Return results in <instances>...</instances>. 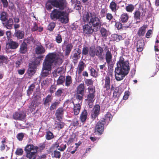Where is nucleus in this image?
<instances>
[{"label":"nucleus","mask_w":159,"mask_h":159,"mask_svg":"<svg viewBox=\"0 0 159 159\" xmlns=\"http://www.w3.org/2000/svg\"><path fill=\"white\" fill-rule=\"evenodd\" d=\"M82 19L87 23L83 26V32L84 34H90L94 31H98L102 25L101 21L94 12H84Z\"/></svg>","instance_id":"obj_1"},{"label":"nucleus","mask_w":159,"mask_h":159,"mask_svg":"<svg viewBox=\"0 0 159 159\" xmlns=\"http://www.w3.org/2000/svg\"><path fill=\"white\" fill-rule=\"evenodd\" d=\"M52 6L59 8L61 10H64L62 11L59 20L61 23L66 24L69 21L68 14L70 11L67 7V3L65 0H48L46 4V8L48 10H51Z\"/></svg>","instance_id":"obj_2"},{"label":"nucleus","mask_w":159,"mask_h":159,"mask_svg":"<svg viewBox=\"0 0 159 159\" xmlns=\"http://www.w3.org/2000/svg\"><path fill=\"white\" fill-rule=\"evenodd\" d=\"M117 67L115 70V76L116 80L120 81L124 79L127 75L130 70L129 62L128 61H124V58L121 56L116 63Z\"/></svg>","instance_id":"obj_3"},{"label":"nucleus","mask_w":159,"mask_h":159,"mask_svg":"<svg viewBox=\"0 0 159 159\" xmlns=\"http://www.w3.org/2000/svg\"><path fill=\"white\" fill-rule=\"evenodd\" d=\"M58 64L61 63L62 60L58 57L55 53H50L46 57L43 64V70H51L52 66L54 63Z\"/></svg>","instance_id":"obj_4"},{"label":"nucleus","mask_w":159,"mask_h":159,"mask_svg":"<svg viewBox=\"0 0 159 159\" xmlns=\"http://www.w3.org/2000/svg\"><path fill=\"white\" fill-rule=\"evenodd\" d=\"M39 148L33 144H27L25 147L26 157L28 159H36Z\"/></svg>","instance_id":"obj_5"},{"label":"nucleus","mask_w":159,"mask_h":159,"mask_svg":"<svg viewBox=\"0 0 159 159\" xmlns=\"http://www.w3.org/2000/svg\"><path fill=\"white\" fill-rule=\"evenodd\" d=\"M103 80L104 81V82L103 83L104 85L103 86V88L104 89L105 93L108 92L110 91V93H111V90L113 87V86L112 85L111 89V79L109 75H107L105 77V78Z\"/></svg>","instance_id":"obj_6"},{"label":"nucleus","mask_w":159,"mask_h":159,"mask_svg":"<svg viewBox=\"0 0 159 159\" xmlns=\"http://www.w3.org/2000/svg\"><path fill=\"white\" fill-rule=\"evenodd\" d=\"M88 94L87 96V99L89 103H93L95 100V88L92 87H89L88 89Z\"/></svg>","instance_id":"obj_7"},{"label":"nucleus","mask_w":159,"mask_h":159,"mask_svg":"<svg viewBox=\"0 0 159 159\" xmlns=\"http://www.w3.org/2000/svg\"><path fill=\"white\" fill-rule=\"evenodd\" d=\"M107 125L101 120L97 122L95 125V132L98 133L100 135L103 134L104 131V125Z\"/></svg>","instance_id":"obj_8"},{"label":"nucleus","mask_w":159,"mask_h":159,"mask_svg":"<svg viewBox=\"0 0 159 159\" xmlns=\"http://www.w3.org/2000/svg\"><path fill=\"white\" fill-rule=\"evenodd\" d=\"M100 107L99 105H96L93 108L91 114V118L93 120L97 118L100 114Z\"/></svg>","instance_id":"obj_9"},{"label":"nucleus","mask_w":159,"mask_h":159,"mask_svg":"<svg viewBox=\"0 0 159 159\" xmlns=\"http://www.w3.org/2000/svg\"><path fill=\"white\" fill-rule=\"evenodd\" d=\"M25 113L22 112H16L13 115V118L16 120H24L26 117Z\"/></svg>","instance_id":"obj_10"},{"label":"nucleus","mask_w":159,"mask_h":159,"mask_svg":"<svg viewBox=\"0 0 159 159\" xmlns=\"http://www.w3.org/2000/svg\"><path fill=\"white\" fill-rule=\"evenodd\" d=\"M64 109L63 107H59L56 111L55 115L57 120H61L63 117Z\"/></svg>","instance_id":"obj_11"},{"label":"nucleus","mask_w":159,"mask_h":159,"mask_svg":"<svg viewBox=\"0 0 159 159\" xmlns=\"http://www.w3.org/2000/svg\"><path fill=\"white\" fill-rule=\"evenodd\" d=\"M62 12L57 9H55L53 10L50 14L51 18L54 20L58 19Z\"/></svg>","instance_id":"obj_12"},{"label":"nucleus","mask_w":159,"mask_h":159,"mask_svg":"<svg viewBox=\"0 0 159 159\" xmlns=\"http://www.w3.org/2000/svg\"><path fill=\"white\" fill-rule=\"evenodd\" d=\"M113 116L110 112H107L106 114L105 115L104 118L101 119L105 123L107 124V125H108L109 123L112 120Z\"/></svg>","instance_id":"obj_13"},{"label":"nucleus","mask_w":159,"mask_h":159,"mask_svg":"<svg viewBox=\"0 0 159 159\" xmlns=\"http://www.w3.org/2000/svg\"><path fill=\"white\" fill-rule=\"evenodd\" d=\"M18 43L16 42L10 41L6 44V48L7 49H16L18 47Z\"/></svg>","instance_id":"obj_14"},{"label":"nucleus","mask_w":159,"mask_h":159,"mask_svg":"<svg viewBox=\"0 0 159 159\" xmlns=\"http://www.w3.org/2000/svg\"><path fill=\"white\" fill-rule=\"evenodd\" d=\"M40 61L38 59H35L34 61L30 63L29 67L36 70L37 67L40 65Z\"/></svg>","instance_id":"obj_15"},{"label":"nucleus","mask_w":159,"mask_h":159,"mask_svg":"<svg viewBox=\"0 0 159 159\" xmlns=\"http://www.w3.org/2000/svg\"><path fill=\"white\" fill-rule=\"evenodd\" d=\"M84 63L83 61L81 60L79 63L77 67V71L78 72V74L80 75L82 72L84 70L85 67Z\"/></svg>","instance_id":"obj_16"},{"label":"nucleus","mask_w":159,"mask_h":159,"mask_svg":"<svg viewBox=\"0 0 159 159\" xmlns=\"http://www.w3.org/2000/svg\"><path fill=\"white\" fill-rule=\"evenodd\" d=\"M72 103L74 105L73 112L75 115H77L79 114L81 108V104L78 103L77 104H75L73 101Z\"/></svg>","instance_id":"obj_17"},{"label":"nucleus","mask_w":159,"mask_h":159,"mask_svg":"<svg viewBox=\"0 0 159 159\" xmlns=\"http://www.w3.org/2000/svg\"><path fill=\"white\" fill-rule=\"evenodd\" d=\"M88 115V113L86 109H84L82 111L80 117V121L82 123L85 122L87 120Z\"/></svg>","instance_id":"obj_18"},{"label":"nucleus","mask_w":159,"mask_h":159,"mask_svg":"<svg viewBox=\"0 0 159 159\" xmlns=\"http://www.w3.org/2000/svg\"><path fill=\"white\" fill-rule=\"evenodd\" d=\"M55 121V128L58 130H60L64 128L65 125V123L61 120Z\"/></svg>","instance_id":"obj_19"},{"label":"nucleus","mask_w":159,"mask_h":159,"mask_svg":"<svg viewBox=\"0 0 159 159\" xmlns=\"http://www.w3.org/2000/svg\"><path fill=\"white\" fill-rule=\"evenodd\" d=\"M112 54L111 52V50H107L106 52L105 56V59L107 63L109 64L112 60Z\"/></svg>","instance_id":"obj_20"},{"label":"nucleus","mask_w":159,"mask_h":159,"mask_svg":"<svg viewBox=\"0 0 159 159\" xmlns=\"http://www.w3.org/2000/svg\"><path fill=\"white\" fill-rule=\"evenodd\" d=\"M24 31L20 30H16L14 35L18 39H21L24 38Z\"/></svg>","instance_id":"obj_21"},{"label":"nucleus","mask_w":159,"mask_h":159,"mask_svg":"<svg viewBox=\"0 0 159 159\" xmlns=\"http://www.w3.org/2000/svg\"><path fill=\"white\" fill-rule=\"evenodd\" d=\"M55 137L53 133L50 130H48L45 132V138L46 140H50L53 139Z\"/></svg>","instance_id":"obj_22"},{"label":"nucleus","mask_w":159,"mask_h":159,"mask_svg":"<svg viewBox=\"0 0 159 159\" xmlns=\"http://www.w3.org/2000/svg\"><path fill=\"white\" fill-rule=\"evenodd\" d=\"M85 87L84 83L80 84L78 86L76 93L78 94H84V93Z\"/></svg>","instance_id":"obj_23"},{"label":"nucleus","mask_w":159,"mask_h":159,"mask_svg":"<svg viewBox=\"0 0 159 159\" xmlns=\"http://www.w3.org/2000/svg\"><path fill=\"white\" fill-rule=\"evenodd\" d=\"M100 32L102 37L106 39L109 34V31L104 27H100Z\"/></svg>","instance_id":"obj_24"},{"label":"nucleus","mask_w":159,"mask_h":159,"mask_svg":"<svg viewBox=\"0 0 159 159\" xmlns=\"http://www.w3.org/2000/svg\"><path fill=\"white\" fill-rule=\"evenodd\" d=\"M63 69V68L62 67L57 68L53 73L54 77L56 78L58 76L61 75L62 74Z\"/></svg>","instance_id":"obj_25"},{"label":"nucleus","mask_w":159,"mask_h":159,"mask_svg":"<svg viewBox=\"0 0 159 159\" xmlns=\"http://www.w3.org/2000/svg\"><path fill=\"white\" fill-rule=\"evenodd\" d=\"M8 60L7 56L4 55H0V65L3 64H7L8 63Z\"/></svg>","instance_id":"obj_26"},{"label":"nucleus","mask_w":159,"mask_h":159,"mask_svg":"<svg viewBox=\"0 0 159 159\" xmlns=\"http://www.w3.org/2000/svg\"><path fill=\"white\" fill-rule=\"evenodd\" d=\"M109 7L112 11L114 12L116 11L119 8L115 2L113 1L111 2Z\"/></svg>","instance_id":"obj_27"},{"label":"nucleus","mask_w":159,"mask_h":159,"mask_svg":"<svg viewBox=\"0 0 159 159\" xmlns=\"http://www.w3.org/2000/svg\"><path fill=\"white\" fill-rule=\"evenodd\" d=\"M111 39L113 41H116L117 42L119 41L122 39V37L121 35L117 34H112L111 36Z\"/></svg>","instance_id":"obj_28"},{"label":"nucleus","mask_w":159,"mask_h":159,"mask_svg":"<svg viewBox=\"0 0 159 159\" xmlns=\"http://www.w3.org/2000/svg\"><path fill=\"white\" fill-rule=\"evenodd\" d=\"M65 85L67 87L69 86L72 83V80L71 77L69 75H67L65 78Z\"/></svg>","instance_id":"obj_29"},{"label":"nucleus","mask_w":159,"mask_h":159,"mask_svg":"<svg viewBox=\"0 0 159 159\" xmlns=\"http://www.w3.org/2000/svg\"><path fill=\"white\" fill-rule=\"evenodd\" d=\"M35 53L38 55L36 59H38L40 61L43 57L44 55L43 53H44L45 50H35Z\"/></svg>","instance_id":"obj_30"},{"label":"nucleus","mask_w":159,"mask_h":159,"mask_svg":"<svg viewBox=\"0 0 159 159\" xmlns=\"http://www.w3.org/2000/svg\"><path fill=\"white\" fill-rule=\"evenodd\" d=\"M0 20L2 21H6L8 18V15L5 11H2L0 14Z\"/></svg>","instance_id":"obj_31"},{"label":"nucleus","mask_w":159,"mask_h":159,"mask_svg":"<svg viewBox=\"0 0 159 159\" xmlns=\"http://www.w3.org/2000/svg\"><path fill=\"white\" fill-rule=\"evenodd\" d=\"M51 155L52 157L58 159L60 158L61 156V152L57 149L54 151Z\"/></svg>","instance_id":"obj_32"},{"label":"nucleus","mask_w":159,"mask_h":159,"mask_svg":"<svg viewBox=\"0 0 159 159\" xmlns=\"http://www.w3.org/2000/svg\"><path fill=\"white\" fill-rule=\"evenodd\" d=\"M13 24V20L11 18H10L6 22V26L8 29H11Z\"/></svg>","instance_id":"obj_33"},{"label":"nucleus","mask_w":159,"mask_h":159,"mask_svg":"<svg viewBox=\"0 0 159 159\" xmlns=\"http://www.w3.org/2000/svg\"><path fill=\"white\" fill-rule=\"evenodd\" d=\"M148 26L147 25H144L140 28V36H143L145 34Z\"/></svg>","instance_id":"obj_34"},{"label":"nucleus","mask_w":159,"mask_h":159,"mask_svg":"<svg viewBox=\"0 0 159 159\" xmlns=\"http://www.w3.org/2000/svg\"><path fill=\"white\" fill-rule=\"evenodd\" d=\"M108 74L107 75L110 77H113V65L112 64H110L108 66Z\"/></svg>","instance_id":"obj_35"},{"label":"nucleus","mask_w":159,"mask_h":159,"mask_svg":"<svg viewBox=\"0 0 159 159\" xmlns=\"http://www.w3.org/2000/svg\"><path fill=\"white\" fill-rule=\"evenodd\" d=\"M52 98V97L51 95L49 94L48 95L46 98L43 99L44 101L43 102V104L44 105H46L49 102H51Z\"/></svg>","instance_id":"obj_36"},{"label":"nucleus","mask_w":159,"mask_h":159,"mask_svg":"<svg viewBox=\"0 0 159 159\" xmlns=\"http://www.w3.org/2000/svg\"><path fill=\"white\" fill-rule=\"evenodd\" d=\"M65 77L63 76L60 75L57 80V84L61 85L62 84L65 82Z\"/></svg>","instance_id":"obj_37"},{"label":"nucleus","mask_w":159,"mask_h":159,"mask_svg":"<svg viewBox=\"0 0 159 159\" xmlns=\"http://www.w3.org/2000/svg\"><path fill=\"white\" fill-rule=\"evenodd\" d=\"M120 87H116L115 91L113 93V96L115 98H117L120 95Z\"/></svg>","instance_id":"obj_38"},{"label":"nucleus","mask_w":159,"mask_h":159,"mask_svg":"<svg viewBox=\"0 0 159 159\" xmlns=\"http://www.w3.org/2000/svg\"><path fill=\"white\" fill-rule=\"evenodd\" d=\"M128 16L126 13L122 14L120 17L121 21L123 22H125L127 21L128 19Z\"/></svg>","instance_id":"obj_39"},{"label":"nucleus","mask_w":159,"mask_h":159,"mask_svg":"<svg viewBox=\"0 0 159 159\" xmlns=\"http://www.w3.org/2000/svg\"><path fill=\"white\" fill-rule=\"evenodd\" d=\"M35 88V85L34 84H31L29 86L27 92V94L28 96H30L32 93Z\"/></svg>","instance_id":"obj_40"},{"label":"nucleus","mask_w":159,"mask_h":159,"mask_svg":"<svg viewBox=\"0 0 159 159\" xmlns=\"http://www.w3.org/2000/svg\"><path fill=\"white\" fill-rule=\"evenodd\" d=\"M50 70H43V68H42V71L41 72V75L42 77H45L49 74V71Z\"/></svg>","instance_id":"obj_41"},{"label":"nucleus","mask_w":159,"mask_h":159,"mask_svg":"<svg viewBox=\"0 0 159 159\" xmlns=\"http://www.w3.org/2000/svg\"><path fill=\"white\" fill-rule=\"evenodd\" d=\"M134 9V6L132 4L128 5L126 6L125 9L128 12H131Z\"/></svg>","instance_id":"obj_42"},{"label":"nucleus","mask_w":159,"mask_h":159,"mask_svg":"<svg viewBox=\"0 0 159 159\" xmlns=\"http://www.w3.org/2000/svg\"><path fill=\"white\" fill-rule=\"evenodd\" d=\"M107 10L106 8H102L100 11V15L102 18L104 17L107 15Z\"/></svg>","instance_id":"obj_43"},{"label":"nucleus","mask_w":159,"mask_h":159,"mask_svg":"<svg viewBox=\"0 0 159 159\" xmlns=\"http://www.w3.org/2000/svg\"><path fill=\"white\" fill-rule=\"evenodd\" d=\"M59 102H55L53 103L50 107V110L52 111L56 109L57 107L58 106Z\"/></svg>","instance_id":"obj_44"},{"label":"nucleus","mask_w":159,"mask_h":159,"mask_svg":"<svg viewBox=\"0 0 159 159\" xmlns=\"http://www.w3.org/2000/svg\"><path fill=\"white\" fill-rule=\"evenodd\" d=\"M36 71V70L29 67L28 70V75L30 76H32L35 73Z\"/></svg>","instance_id":"obj_45"},{"label":"nucleus","mask_w":159,"mask_h":159,"mask_svg":"<svg viewBox=\"0 0 159 159\" xmlns=\"http://www.w3.org/2000/svg\"><path fill=\"white\" fill-rule=\"evenodd\" d=\"M85 84L87 86L93 85V81L92 79H86L84 80Z\"/></svg>","instance_id":"obj_46"},{"label":"nucleus","mask_w":159,"mask_h":159,"mask_svg":"<svg viewBox=\"0 0 159 159\" xmlns=\"http://www.w3.org/2000/svg\"><path fill=\"white\" fill-rule=\"evenodd\" d=\"M90 75L93 77H96L97 76V73L96 70L93 68H91L90 69Z\"/></svg>","instance_id":"obj_47"},{"label":"nucleus","mask_w":159,"mask_h":159,"mask_svg":"<svg viewBox=\"0 0 159 159\" xmlns=\"http://www.w3.org/2000/svg\"><path fill=\"white\" fill-rule=\"evenodd\" d=\"M32 103H33V105L35 108L37 107L40 104V102H39V100L36 99H35L33 100L32 102Z\"/></svg>","instance_id":"obj_48"},{"label":"nucleus","mask_w":159,"mask_h":159,"mask_svg":"<svg viewBox=\"0 0 159 159\" xmlns=\"http://www.w3.org/2000/svg\"><path fill=\"white\" fill-rule=\"evenodd\" d=\"M145 45L144 41L142 38H140V49L143 50Z\"/></svg>","instance_id":"obj_49"},{"label":"nucleus","mask_w":159,"mask_h":159,"mask_svg":"<svg viewBox=\"0 0 159 159\" xmlns=\"http://www.w3.org/2000/svg\"><path fill=\"white\" fill-rule=\"evenodd\" d=\"M17 138L19 141H22L24 137V134L23 133H18L17 135Z\"/></svg>","instance_id":"obj_50"},{"label":"nucleus","mask_w":159,"mask_h":159,"mask_svg":"<svg viewBox=\"0 0 159 159\" xmlns=\"http://www.w3.org/2000/svg\"><path fill=\"white\" fill-rule=\"evenodd\" d=\"M64 45L66 47V50H71L72 48L73 45L71 43H66L65 42Z\"/></svg>","instance_id":"obj_51"},{"label":"nucleus","mask_w":159,"mask_h":159,"mask_svg":"<svg viewBox=\"0 0 159 159\" xmlns=\"http://www.w3.org/2000/svg\"><path fill=\"white\" fill-rule=\"evenodd\" d=\"M66 144L62 143L60 145V148H58V150L61 151L63 152L66 149Z\"/></svg>","instance_id":"obj_52"},{"label":"nucleus","mask_w":159,"mask_h":159,"mask_svg":"<svg viewBox=\"0 0 159 159\" xmlns=\"http://www.w3.org/2000/svg\"><path fill=\"white\" fill-rule=\"evenodd\" d=\"M23 151L22 149L18 148L15 152V154L18 155H21L23 154Z\"/></svg>","instance_id":"obj_53"},{"label":"nucleus","mask_w":159,"mask_h":159,"mask_svg":"<svg viewBox=\"0 0 159 159\" xmlns=\"http://www.w3.org/2000/svg\"><path fill=\"white\" fill-rule=\"evenodd\" d=\"M56 40L58 43H60L62 41V38L61 35L58 34L56 37Z\"/></svg>","instance_id":"obj_54"},{"label":"nucleus","mask_w":159,"mask_h":159,"mask_svg":"<svg viewBox=\"0 0 159 159\" xmlns=\"http://www.w3.org/2000/svg\"><path fill=\"white\" fill-rule=\"evenodd\" d=\"M55 26V24L54 22H52L50 23L48 26V29L50 30H52Z\"/></svg>","instance_id":"obj_55"},{"label":"nucleus","mask_w":159,"mask_h":159,"mask_svg":"<svg viewBox=\"0 0 159 159\" xmlns=\"http://www.w3.org/2000/svg\"><path fill=\"white\" fill-rule=\"evenodd\" d=\"M134 18L136 20L139 19V11L138 10L136 11L134 13Z\"/></svg>","instance_id":"obj_56"},{"label":"nucleus","mask_w":159,"mask_h":159,"mask_svg":"<svg viewBox=\"0 0 159 159\" xmlns=\"http://www.w3.org/2000/svg\"><path fill=\"white\" fill-rule=\"evenodd\" d=\"M57 88V86L55 85H52L50 88L49 91L50 93H53Z\"/></svg>","instance_id":"obj_57"},{"label":"nucleus","mask_w":159,"mask_h":159,"mask_svg":"<svg viewBox=\"0 0 159 159\" xmlns=\"http://www.w3.org/2000/svg\"><path fill=\"white\" fill-rule=\"evenodd\" d=\"M63 89H58L55 93L56 96L59 97L61 96L63 93Z\"/></svg>","instance_id":"obj_58"},{"label":"nucleus","mask_w":159,"mask_h":159,"mask_svg":"<svg viewBox=\"0 0 159 159\" xmlns=\"http://www.w3.org/2000/svg\"><path fill=\"white\" fill-rule=\"evenodd\" d=\"M81 51V50H78L77 53H75L74 54L73 57L74 58V60H77L79 58L78 55H80Z\"/></svg>","instance_id":"obj_59"},{"label":"nucleus","mask_w":159,"mask_h":159,"mask_svg":"<svg viewBox=\"0 0 159 159\" xmlns=\"http://www.w3.org/2000/svg\"><path fill=\"white\" fill-rule=\"evenodd\" d=\"M129 94L130 93L128 91H125L123 97V99L125 100L127 99L128 98Z\"/></svg>","instance_id":"obj_60"},{"label":"nucleus","mask_w":159,"mask_h":159,"mask_svg":"<svg viewBox=\"0 0 159 159\" xmlns=\"http://www.w3.org/2000/svg\"><path fill=\"white\" fill-rule=\"evenodd\" d=\"M106 17L107 19L109 21H110L112 19L113 16L111 13H107L106 15Z\"/></svg>","instance_id":"obj_61"},{"label":"nucleus","mask_w":159,"mask_h":159,"mask_svg":"<svg viewBox=\"0 0 159 159\" xmlns=\"http://www.w3.org/2000/svg\"><path fill=\"white\" fill-rule=\"evenodd\" d=\"M84 94H78V93H76V99H78L80 100H82Z\"/></svg>","instance_id":"obj_62"},{"label":"nucleus","mask_w":159,"mask_h":159,"mask_svg":"<svg viewBox=\"0 0 159 159\" xmlns=\"http://www.w3.org/2000/svg\"><path fill=\"white\" fill-rule=\"evenodd\" d=\"M27 45L26 43L23 42L20 45V50H25L27 48Z\"/></svg>","instance_id":"obj_63"},{"label":"nucleus","mask_w":159,"mask_h":159,"mask_svg":"<svg viewBox=\"0 0 159 159\" xmlns=\"http://www.w3.org/2000/svg\"><path fill=\"white\" fill-rule=\"evenodd\" d=\"M22 63V60L21 59H19L17 60L15 62L16 66V68H18Z\"/></svg>","instance_id":"obj_64"}]
</instances>
